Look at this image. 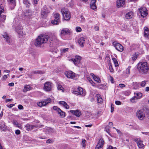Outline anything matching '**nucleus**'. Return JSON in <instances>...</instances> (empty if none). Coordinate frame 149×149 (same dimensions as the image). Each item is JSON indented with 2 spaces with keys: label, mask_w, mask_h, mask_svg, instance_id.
<instances>
[{
  "label": "nucleus",
  "mask_w": 149,
  "mask_h": 149,
  "mask_svg": "<svg viewBox=\"0 0 149 149\" xmlns=\"http://www.w3.org/2000/svg\"><path fill=\"white\" fill-rule=\"evenodd\" d=\"M54 39L51 37H49L47 35H40L38 36L36 40L35 45L36 47H39L43 44L47 42L51 45L54 42H56L58 41L56 37H54Z\"/></svg>",
  "instance_id": "f257e3e1"
},
{
  "label": "nucleus",
  "mask_w": 149,
  "mask_h": 149,
  "mask_svg": "<svg viewBox=\"0 0 149 149\" xmlns=\"http://www.w3.org/2000/svg\"><path fill=\"white\" fill-rule=\"evenodd\" d=\"M137 69L140 73L142 74H146L149 70L148 64L146 62H139L138 64Z\"/></svg>",
  "instance_id": "f03ea898"
},
{
  "label": "nucleus",
  "mask_w": 149,
  "mask_h": 149,
  "mask_svg": "<svg viewBox=\"0 0 149 149\" xmlns=\"http://www.w3.org/2000/svg\"><path fill=\"white\" fill-rule=\"evenodd\" d=\"M61 12L63 16V19L66 20H69L70 18V14L68 10L65 8H62Z\"/></svg>",
  "instance_id": "7ed1b4c3"
},
{
  "label": "nucleus",
  "mask_w": 149,
  "mask_h": 149,
  "mask_svg": "<svg viewBox=\"0 0 149 149\" xmlns=\"http://www.w3.org/2000/svg\"><path fill=\"white\" fill-rule=\"evenodd\" d=\"M52 83L51 82H46L44 84L43 89L46 91H50L52 87Z\"/></svg>",
  "instance_id": "20e7f679"
},
{
  "label": "nucleus",
  "mask_w": 149,
  "mask_h": 149,
  "mask_svg": "<svg viewBox=\"0 0 149 149\" xmlns=\"http://www.w3.org/2000/svg\"><path fill=\"white\" fill-rule=\"evenodd\" d=\"M54 19L51 21V23L53 24H58L61 22L60 15L58 13H56L54 15Z\"/></svg>",
  "instance_id": "39448f33"
},
{
  "label": "nucleus",
  "mask_w": 149,
  "mask_h": 149,
  "mask_svg": "<svg viewBox=\"0 0 149 149\" xmlns=\"http://www.w3.org/2000/svg\"><path fill=\"white\" fill-rule=\"evenodd\" d=\"M141 16L143 17H146L148 15L147 10L144 7H141L139 9Z\"/></svg>",
  "instance_id": "423d86ee"
},
{
  "label": "nucleus",
  "mask_w": 149,
  "mask_h": 149,
  "mask_svg": "<svg viewBox=\"0 0 149 149\" xmlns=\"http://www.w3.org/2000/svg\"><path fill=\"white\" fill-rule=\"evenodd\" d=\"M74 94L81 95L82 96H84L86 94V92L84 90L83 88L80 87L77 88V91H74Z\"/></svg>",
  "instance_id": "0eeeda50"
},
{
  "label": "nucleus",
  "mask_w": 149,
  "mask_h": 149,
  "mask_svg": "<svg viewBox=\"0 0 149 149\" xmlns=\"http://www.w3.org/2000/svg\"><path fill=\"white\" fill-rule=\"evenodd\" d=\"M113 45L118 51L120 52H122L123 51V47L120 44L114 42H113Z\"/></svg>",
  "instance_id": "6e6552de"
},
{
  "label": "nucleus",
  "mask_w": 149,
  "mask_h": 149,
  "mask_svg": "<svg viewBox=\"0 0 149 149\" xmlns=\"http://www.w3.org/2000/svg\"><path fill=\"white\" fill-rule=\"evenodd\" d=\"M134 141L136 143L137 146L139 148L141 149H144L145 147V145L143 144L142 141L139 139H135Z\"/></svg>",
  "instance_id": "1a4fd4ad"
},
{
  "label": "nucleus",
  "mask_w": 149,
  "mask_h": 149,
  "mask_svg": "<svg viewBox=\"0 0 149 149\" xmlns=\"http://www.w3.org/2000/svg\"><path fill=\"white\" fill-rule=\"evenodd\" d=\"M51 101V99L50 98L47 99L44 101H42L41 102H38L37 104L39 107H42L46 105L48 103L50 102Z\"/></svg>",
  "instance_id": "9d476101"
},
{
  "label": "nucleus",
  "mask_w": 149,
  "mask_h": 149,
  "mask_svg": "<svg viewBox=\"0 0 149 149\" xmlns=\"http://www.w3.org/2000/svg\"><path fill=\"white\" fill-rule=\"evenodd\" d=\"M136 116L140 120H142L145 117V114L141 110H139L136 113Z\"/></svg>",
  "instance_id": "9b49d317"
},
{
  "label": "nucleus",
  "mask_w": 149,
  "mask_h": 149,
  "mask_svg": "<svg viewBox=\"0 0 149 149\" xmlns=\"http://www.w3.org/2000/svg\"><path fill=\"white\" fill-rule=\"evenodd\" d=\"M134 95L135 96L130 100L132 102H134L135 100L140 99L142 96V93L140 92L134 93Z\"/></svg>",
  "instance_id": "f8f14e48"
},
{
  "label": "nucleus",
  "mask_w": 149,
  "mask_h": 149,
  "mask_svg": "<svg viewBox=\"0 0 149 149\" xmlns=\"http://www.w3.org/2000/svg\"><path fill=\"white\" fill-rule=\"evenodd\" d=\"M70 33V31L67 28H64L62 29L61 31V36H64L66 35H69Z\"/></svg>",
  "instance_id": "ddd939ff"
},
{
  "label": "nucleus",
  "mask_w": 149,
  "mask_h": 149,
  "mask_svg": "<svg viewBox=\"0 0 149 149\" xmlns=\"http://www.w3.org/2000/svg\"><path fill=\"white\" fill-rule=\"evenodd\" d=\"M81 57L79 56H76L74 58H72L71 60L73 62L75 65L80 63Z\"/></svg>",
  "instance_id": "4468645a"
},
{
  "label": "nucleus",
  "mask_w": 149,
  "mask_h": 149,
  "mask_svg": "<svg viewBox=\"0 0 149 149\" xmlns=\"http://www.w3.org/2000/svg\"><path fill=\"white\" fill-rule=\"evenodd\" d=\"M45 73L43 70H37L35 71H33L30 74H28L27 75L29 77L31 78L32 75L33 74H43Z\"/></svg>",
  "instance_id": "2eb2a0df"
},
{
  "label": "nucleus",
  "mask_w": 149,
  "mask_h": 149,
  "mask_svg": "<svg viewBox=\"0 0 149 149\" xmlns=\"http://www.w3.org/2000/svg\"><path fill=\"white\" fill-rule=\"evenodd\" d=\"M49 12V11L47 9V7H44L41 12V16L43 18L46 17Z\"/></svg>",
  "instance_id": "dca6fc26"
},
{
  "label": "nucleus",
  "mask_w": 149,
  "mask_h": 149,
  "mask_svg": "<svg viewBox=\"0 0 149 149\" xmlns=\"http://www.w3.org/2000/svg\"><path fill=\"white\" fill-rule=\"evenodd\" d=\"M65 74L68 78L73 79L75 77V73L71 71L66 72Z\"/></svg>",
  "instance_id": "f3484780"
},
{
  "label": "nucleus",
  "mask_w": 149,
  "mask_h": 149,
  "mask_svg": "<svg viewBox=\"0 0 149 149\" xmlns=\"http://www.w3.org/2000/svg\"><path fill=\"white\" fill-rule=\"evenodd\" d=\"M126 0H117L116 2L117 6L118 8L121 7L125 4Z\"/></svg>",
  "instance_id": "a211bd4d"
},
{
  "label": "nucleus",
  "mask_w": 149,
  "mask_h": 149,
  "mask_svg": "<svg viewBox=\"0 0 149 149\" xmlns=\"http://www.w3.org/2000/svg\"><path fill=\"white\" fill-rule=\"evenodd\" d=\"M0 129L3 131H6L7 129V126L5 125V123L2 121L0 122Z\"/></svg>",
  "instance_id": "6ab92c4d"
},
{
  "label": "nucleus",
  "mask_w": 149,
  "mask_h": 149,
  "mask_svg": "<svg viewBox=\"0 0 149 149\" xmlns=\"http://www.w3.org/2000/svg\"><path fill=\"white\" fill-rule=\"evenodd\" d=\"M32 15V12L30 10H27L24 12V17L25 19H30Z\"/></svg>",
  "instance_id": "aec40b11"
},
{
  "label": "nucleus",
  "mask_w": 149,
  "mask_h": 149,
  "mask_svg": "<svg viewBox=\"0 0 149 149\" xmlns=\"http://www.w3.org/2000/svg\"><path fill=\"white\" fill-rule=\"evenodd\" d=\"M104 141L102 139H100L99 142L96 145L95 149H99L102 147L104 144Z\"/></svg>",
  "instance_id": "412c9836"
},
{
  "label": "nucleus",
  "mask_w": 149,
  "mask_h": 149,
  "mask_svg": "<svg viewBox=\"0 0 149 149\" xmlns=\"http://www.w3.org/2000/svg\"><path fill=\"white\" fill-rule=\"evenodd\" d=\"M3 38L5 39L6 41L9 44H10L11 42V40L10 37L5 32L4 34L3 35Z\"/></svg>",
  "instance_id": "4be33fe9"
},
{
  "label": "nucleus",
  "mask_w": 149,
  "mask_h": 149,
  "mask_svg": "<svg viewBox=\"0 0 149 149\" xmlns=\"http://www.w3.org/2000/svg\"><path fill=\"white\" fill-rule=\"evenodd\" d=\"M78 43L81 47H83L84 45L85 38L84 37L80 38L78 40Z\"/></svg>",
  "instance_id": "5701e85b"
},
{
  "label": "nucleus",
  "mask_w": 149,
  "mask_h": 149,
  "mask_svg": "<svg viewBox=\"0 0 149 149\" xmlns=\"http://www.w3.org/2000/svg\"><path fill=\"white\" fill-rule=\"evenodd\" d=\"M70 112L77 117H79L81 114V112L78 110H70Z\"/></svg>",
  "instance_id": "b1692460"
},
{
  "label": "nucleus",
  "mask_w": 149,
  "mask_h": 149,
  "mask_svg": "<svg viewBox=\"0 0 149 149\" xmlns=\"http://www.w3.org/2000/svg\"><path fill=\"white\" fill-rule=\"evenodd\" d=\"M138 85V83L136 82H134L132 81H130L128 84V86L129 88H131L133 87V89H136V86Z\"/></svg>",
  "instance_id": "393cba45"
},
{
  "label": "nucleus",
  "mask_w": 149,
  "mask_h": 149,
  "mask_svg": "<svg viewBox=\"0 0 149 149\" xmlns=\"http://www.w3.org/2000/svg\"><path fill=\"white\" fill-rule=\"evenodd\" d=\"M90 75L93 77V78L94 81H95L98 83H100L101 81V80L99 77H98L97 76L95 75L93 73H91Z\"/></svg>",
  "instance_id": "a878e982"
},
{
  "label": "nucleus",
  "mask_w": 149,
  "mask_h": 149,
  "mask_svg": "<svg viewBox=\"0 0 149 149\" xmlns=\"http://www.w3.org/2000/svg\"><path fill=\"white\" fill-rule=\"evenodd\" d=\"M96 2V0H92L90 4L91 8L93 10H94L97 8L95 4Z\"/></svg>",
  "instance_id": "bb28decb"
},
{
  "label": "nucleus",
  "mask_w": 149,
  "mask_h": 149,
  "mask_svg": "<svg viewBox=\"0 0 149 149\" xmlns=\"http://www.w3.org/2000/svg\"><path fill=\"white\" fill-rule=\"evenodd\" d=\"M144 36L146 38H149V30L146 27L144 28Z\"/></svg>",
  "instance_id": "cd10ccee"
},
{
  "label": "nucleus",
  "mask_w": 149,
  "mask_h": 149,
  "mask_svg": "<svg viewBox=\"0 0 149 149\" xmlns=\"http://www.w3.org/2000/svg\"><path fill=\"white\" fill-rule=\"evenodd\" d=\"M35 127V126L33 125H30L29 124H27L25 125V127L26 129L28 130H31L33 129Z\"/></svg>",
  "instance_id": "c85d7f7f"
},
{
  "label": "nucleus",
  "mask_w": 149,
  "mask_h": 149,
  "mask_svg": "<svg viewBox=\"0 0 149 149\" xmlns=\"http://www.w3.org/2000/svg\"><path fill=\"white\" fill-rule=\"evenodd\" d=\"M45 132L46 134H50L53 132V130L52 128L47 127L45 129Z\"/></svg>",
  "instance_id": "c756f323"
},
{
  "label": "nucleus",
  "mask_w": 149,
  "mask_h": 149,
  "mask_svg": "<svg viewBox=\"0 0 149 149\" xmlns=\"http://www.w3.org/2000/svg\"><path fill=\"white\" fill-rule=\"evenodd\" d=\"M23 3L26 8H29L31 4L28 0H23Z\"/></svg>",
  "instance_id": "7c9ffc66"
},
{
  "label": "nucleus",
  "mask_w": 149,
  "mask_h": 149,
  "mask_svg": "<svg viewBox=\"0 0 149 149\" xmlns=\"http://www.w3.org/2000/svg\"><path fill=\"white\" fill-rule=\"evenodd\" d=\"M133 15V13L132 12H130L126 14L125 17L127 19H129L132 18Z\"/></svg>",
  "instance_id": "2f4dec72"
},
{
  "label": "nucleus",
  "mask_w": 149,
  "mask_h": 149,
  "mask_svg": "<svg viewBox=\"0 0 149 149\" xmlns=\"http://www.w3.org/2000/svg\"><path fill=\"white\" fill-rule=\"evenodd\" d=\"M96 97H97V102L98 103H102L103 100L101 97L100 94H97Z\"/></svg>",
  "instance_id": "473e14b6"
},
{
  "label": "nucleus",
  "mask_w": 149,
  "mask_h": 149,
  "mask_svg": "<svg viewBox=\"0 0 149 149\" xmlns=\"http://www.w3.org/2000/svg\"><path fill=\"white\" fill-rule=\"evenodd\" d=\"M57 113L61 118H64L65 116V113L62 111L61 109L59 110Z\"/></svg>",
  "instance_id": "72a5a7b5"
},
{
  "label": "nucleus",
  "mask_w": 149,
  "mask_h": 149,
  "mask_svg": "<svg viewBox=\"0 0 149 149\" xmlns=\"http://www.w3.org/2000/svg\"><path fill=\"white\" fill-rule=\"evenodd\" d=\"M32 88V87L29 85H25L23 89L24 92H27L30 90Z\"/></svg>",
  "instance_id": "f704fd0d"
},
{
  "label": "nucleus",
  "mask_w": 149,
  "mask_h": 149,
  "mask_svg": "<svg viewBox=\"0 0 149 149\" xmlns=\"http://www.w3.org/2000/svg\"><path fill=\"white\" fill-rule=\"evenodd\" d=\"M59 104L63 105L66 109H69V106L65 102L63 101H60L59 102Z\"/></svg>",
  "instance_id": "c9c22d12"
},
{
  "label": "nucleus",
  "mask_w": 149,
  "mask_h": 149,
  "mask_svg": "<svg viewBox=\"0 0 149 149\" xmlns=\"http://www.w3.org/2000/svg\"><path fill=\"white\" fill-rule=\"evenodd\" d=\"M7 1L9 4L13 7L16 6V3L15 0H7Z\"/></svg>",
  "instance_id": "e433bc0d"
},
{
  "label": "nucleus",
  "mask_w": 149,
  "mask_h": 149,
  "mask_svg": "<svg viewBox=\"0 0 149 149\" xmlns=\"http://www.w3.org/2000/svg\"><path fill=\"white\" fill-rule=\"evenodd\" d=\"M87 80L89 81V82L92 84L93 86H95V83L91 80L90 77L89 76H87L86 77Z\"/></svg>",
  "instance_id": "4c0bfd02"
},
{
  "label": "nucleus",
  "mask_w": 149,
  "mask_h": 149,
  "mask_svg": "<svg viewBox=\"0 0 149 149\" xmlns=\"http://www.w3.org/2000/svg\"><path fill=\"white\" fill-rule=\"evenodd\" d=\"M13 123L14 125H15L18 127L21 128L22 127L20 125H19L17 122L16 120H13Z\"/></svg>",
  "instance_id": "58836bf2"
},
{
  "label": "nucleus",
  "mask_w": 149,
  "mask_h": 149,
  "mask_svg": "<svg viewBox=\"0 0 149 149\" xmlns=\"http://www.w3.org/2000/svg\"><path fill=\"white\" fill-rule=\"evenodd\" d=\"M113 61V63L115 65V67H117L118 66V61L115 58H112Z\"/></svg>",
  "instance_id": "ea45409f"
},
{
  "label": "nucleus",
  "mask_w": 149,
  "mask_h": 149,
  "mask_svg": "<svg viewBox=\"0 0 149 149\" xmlns=\"http://www.w3.org/2000/svg\"><path fill=\"white\" fill-rule=\"evenodd\" d=\"M69 49L68 48H61L60 49V51L61 53H65L68 51V50Z\"/></svg>",
  "instance_id": "a19ab883"
},
{
  "label": "nucleus",
  "mask_w": 149,
  "mask_h": 149,
  "mask_svg": "<svg viewBox=\"0 0 149 149\" xmlns=\"http://www.w3.org/2000/svg\"><path fill=\"white\" fill-rule=\"evenodd\" d=\"M57 89L58 90H61L62 92H63L64 88L60 84L57 85Z\"/></svg>",
  "instance_id": "79ce46f5"
},
{
  "label": "nucleus",
  "mask_w": 149,
  "mask_h": 149,
  "mask_svg": "<svg viewBox=\"0 0 149 149\" xmlns=\"http://www.w3.org/2000/svg\"><path fill=\"white\" fill-rule=\"evenodd\" d=\"M147 81H144L140 82V84L141 86L143 87H144L145 86L146 84Z\"/></svg>",
  "instance_id": "37998d69"
},
{
  "label": "nucleus",
  "mask_w": 149,
  "mask_h": 149,
  "mask_svg": "<svg viewBox=\"0 0 149 149\" xmlns=\"http://www.w3.org/2000/svg\"><path fill=\"white\" fill-rule=\"evenodd\" d=\"M6 16L5 15H2L1 17V21L2 22H4L6 20Z\"/></svg>",
  "instance_id": "c03bdc74"
},
{
  "label": "nucleus",
  "mask_w": 149,
  "mask_h": 149,
  "mask_svg": "<svg viewBox=\"0 0 149 149\" xmlns=\"http://www.w3.org/2000/svg\"><path fill=\"white\" fill-rule=\"evenodd\" d=\"M137 58V56L136 54H134L132 55L131 57L132 60L133 61H135Z\"/></svg>",
  "instance_id": "a18cd8bd"
},
{
  "label": "nucleus",
  "mask_w": 149,
  "mask_h": 149,
  "mask_svg": "<svg viewBox=\"0 0 149 149\" xmlns=\"http://www.w3.org/2000/svg\"><path fill=\"white\" fill-rule=\"evenodd\" d=\"M54 142V140L52 139H48L46 141V143H52Z\"/></svg>",
  "instance_id": "49530a36"
},
{
  "label": "nucleus",
  "mask_w": 149,
  "mask_h": 149,
  "mask_svg": "<svg viewBox=\"0 0 149 149\" xmlns=\"http://www.w3.org/2000/svg\"><path fill=\"white\" fill-rule=\"evenodd\" d=\"M76 31L77 32H81L82 29L79 26H77L76 27Z\"/></svg>",
  "instance_id": "de8ad7c7"
},
{
  "label": "nucleus",
  "mask_w": 149,
  "mask_h": 149,
  "mask_svg": "<svg viewBox=\"0 0 149 149\" xmlns=\"http://www.w3.org/2000/svg\"><path fill=\"white\" fill-rule=\"evenodd\" d=\"M131 68V66H129L127 69L126 71V72L127 74H129L130 73V69Z\"/></svg>",
  "instance_id": "09e8293b"
},
{
  "label": "nucleus",
  "mask_w": 149,
  "mask_h": 149,
  "mask_svg": "<svg viewBox=\"0 0 149 149\" xmlns=\"http://www.w3.org/2000/svg\"><path fill=\"white\" fill-rule=\"evenodd\" d=\"M16 31L19 34H23V32L21 29L18 30L17 28L15 29Z\"/></svg>",
  "instance_id": "8fccbe9b"
},
{
  "label": "nucleus",
  "mask_w": 149,
  "mask_h": 149,
  "mask_svg": "<svg viewBox=\"0 0 149 149\" xmlns=\"http://www.w3.org/2000/svg\"><path fill=\"white\" fill-rule=\"evenodd\" d=\"M4 11V10L3 9V8L1 6H0V16L1 15V13Z\"/></svg>",
  "instance_id": "3c124183"
},
{
  "label": "nucleus",
  "mask_w": 149,
  "mask_h": 149,
  "mask_svg": "<svg viewBox=\"0 0 149 149\" xmlns=\"http://www.w3.org/2000/svg\"><path fill=\"white\" fill-rule=\"evenodd\" d=\"M53 109L54 110H56L57 112V113L58 112V111H59V110H60V109L58 108L56 106H54L53 107Z\"/></svg>",
  "instance_id": "603ef678"
},
{
  "label": "nucleus",
  "mask_w": 149,
  "mask_h": 149,
  "mask_svg": "<svg viewBox=\"0 0 149 149\" xmlns=\"http://www.w3.org/2000/svg\"><path fill=\"white\" fill-rule=\"evenodd\" d=\"M86 141L85 139H82V146L83 147H85L86 146L85 144Z\"/></svg>",
  "instance_id": "864d4df0"
},
{
  "label": "nucleus",
  "mask_w": 149,
  "mask_h": 149,
  "mask_svg": "<svg viewBox=\"0 0 149 149\" xmlns=\"http://www.w3.org/2000/svg\"><path fill=\"white\" fill-rule=\"evenodd\" d=\"M9 74L4 75L2 78V79L5 80L8 77Z\"/></svg>",
  "instance_id": "5fc2aeb1"
},
{
  "label": "nucleus",
  "mask_w": 149,
  "mask_h": 149,
  "mask_svg": "<svg viewBox=\"0 0 149 149\" xmlns=\"http://www.w3.org/2000/svg\"><path fill=\"white\" fill-rule=\"evenodd\" d=\"M110 81L112 83H114L113 79V77L111 76H110L109 78Z\"/></svg>",
  "instance_id": "6e6d98bb"
},
{
  "label": "nucleus",
  "mask_w": 149,
  "mask_h": 149,
  "mask_svg": "<svg viewBox=\"0 0 149 149\" xmlns=\"http://www.w3.org/2000/svg\"><path fill=\"white\" fill-rule=\"evenodd\" d=\"M116 130L117 132L118 133V134H119V135L121 136L122 135V134L121 133V132L118 129H116Z\"/></svg>",
  "instance_id": "4d7b16f0"
},
{
  "label": "nucleus",
  "mask_w": 149,
  "mask_h": 149,
  "mask_svg": "<svg viewBox=\"0 0 149 149\" xmlns=\"http://www.w3.org/2000/svg\"><path fill=\"white\" fill-rule=\"evenodd\" d=\"M20 131L19 130H15V133L17 135H19L20 134Z\"/></svg>",
  "instance_id": "13d9d810"
},
{
  "label": "nucleus",
  "mask_w": 149,
  "mask_h": 149,
  "mask_svg": "<svg viewBox=\"0 0 149 149\" xmlns=\"http://www.w3.org/2000/svg\"><path fill=\"white\" fill-rule=\"evenodd\" d=\"M107 149H117L116 147H113L111 146H109Z\"/></svg>",
  "instance_id": "bf43d9fd"
},
{
  "label": "nucleus",
  "mask_w": 149,
  "mask_h": 149,
  "mask_svg": "<svg viewBox=\"0 0 149 149\" xmlns=\"http://www.w3.org/2000/svg\"><path fill=\"white\" fill-rule=\"evenodd\" d=\"M114 110V106L112 104H111V112H112Z\"/></svg>",
  "instance_id": "052dcab7"
},
{
  "label": "nucleus",
  "mask_w": 149,
  "mask_h": 149,
  "mask_svg": "<svg viewBox=\"0 0 149 149\" xmlns=\"http://www.w3.org/2000/svg\"><path fill=\"white\" fill-rule=\"evenodd\" d=\"M115 103L117 105H120L121 104V102L119 101H116L115 102Z\"/></svg>",
  "instance_id": "680f3d73"
},
{
  "label": "nucleus",
  "mask_w": 149,
  "mask_h": 149,
  "mask_svg": "<svg viewBox=\"0 0 149 149\" xmlns=\"http://www.w3.org/2000/svg\"><path fill=\"white\" fill-rule=\"evenodd\" d=\"M69 5L71 8L73 7L74 6V4L72 1H71L69 3Z\"/></svg>",
  "instance_id": "e2e57ef3"
},
{
  "label": "nucleus",
  "mask_w": 149,
  "mask_h": 149,
  "mask_svg": "<svg viewBox=\"0 0 149 149\" xmlns=\"http://www.w3.org/2000/svg\"><path fill=\"white\" fill-rule=\"evenodd\" d=\"M109 69L110 70V71L111 72H112L113 71V70L112 67V65H110L109 66Z\"/></svg>",
  "instance_id": "0e129e2a"
},
{
  "label": "nucleus",
  "mask_w": 149,
  "mask_h": 149,
  "mask_svg": "<svg viewBox=\"0 0 149 149\" xmlns=\"http://www.w3.org/2000/svg\"><path fill=\"white\" fill-rule=\"evenodd\" d=\"M18 108L19 109H23V107L21 104H19L18 106Z\"/></svg>",
  "instance_id": "69168bd1"
},
{
  "label": "nucleus",
  "mask_w": 149,
  "mask_h": 149,
  "mask_svg": "<svg viewBox=\"0 0 149 149\" xmlns=\"http://www.w3.org/2000/svg\"><path fill=\"white\" fill-rule=\"evenodd\" d=\"M94 29L95 31H98L99 30V27L97 26H95L94 27Z\"/></svg>",
  "instance_id": "338daca9"
},
{
  "label": "nucleus",
  "mask_w": 149,
  "mask_h": 149,
  "mask_svg": "<svg viewBox=\"0 0 149 149\" xmlns=\"http://www.w3.org/2000/svg\"><path fill=\"white\" fill-rule=\"evenodd\" d=\"M81 20L82 22H84L85 20V19L84 18L83 16H81Z\"/></svg>",
  "instance_id": "774afa93"
}]
</instances>
